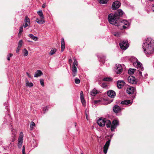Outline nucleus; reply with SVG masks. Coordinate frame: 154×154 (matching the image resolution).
I'll return each mask as SVG.
<instances>
[{"label": "nucleus", "instance_id": "obj_23", "mask_svg": "<svg viewBox=\"0 0 154 154\" xmlns=\"http://www.w3.org/2000/svg\"><path fill=\"white\" fill-rule=\"evenodd\" d=\"M36 21L38 23L40 24H43L45 22L44 19H40V20H39L38 18H37Z\"/></svg>", "mask_w": 154, "mask_h": 154}, {"label": "nucleus", "instance_id": "obj_31", "mask_svg": "<svg viewBox=\"0 0 154 154\" xmlns=\"http://www.w3.org/2000/svg\"><path fill=\"white\" fill-rule=\"evenodd\" d=\"M108 1V0H98L99 3L102 4L106 3Z\"/></svg>", "mask_w": 154, "mask_h": 154}, {"label": "nucleus", "instance_id": "obj_58", "mask_svg": "<svg viewBox=\"0 0 154 154\" xmlns=\"http://www.w3.org/2000/svg\"><path fill=\"white\" fill-rule=\"evenodd\" d=\"M8 108H7V111H8Z\"/></svg>", "mask_w": 154, "mask_h": 154}, {"label": "nucleus", "instance_id": "obj_45", "mask_svg": "<svg viewBox=\"0 0 154 154\" xmlns=\"http://www.w3.org/2000/svg\"><path fill=\"white\" fill-rule=\"evenodd\" d=\"M22 154H26V152L25 151V148L24 146H23V147Z\"/></svg>", "mask_w": 154, "mask_h": 154}, {"label": "nucleus", "instance_id": "obj_14", "mask_svg": "<svg viewBox=\"0 0 154 154\" xmlns=\"http://www.w3.org/2000/svg\"><path fill=\"white\" fill-rule=\"evenodd\" d=\"M125 83L123 80H119L117 83V87L119 89H121L124 86Z\"/></svg>", "mask_w": 154, "mask_h": 154}, {"label": "nucleus", "instance_id": "obj_6", "mask_svg": "<svg viewBox=\"0 0 154 154\" xmlns=\"http://www.w3.org/2000/svg\"><path fill=\"white\" fill-rule=\"evenodd\" d=\"M74 62L72 64V75L73 77L75 76L77 73V69L76 66L78 65V62L75 58H73Z\"/></svg>", "mask_w": 154, "mask_h": 154}, {"label": "nucleus", "instance_id": "obj_53", "mask_svg": "<svg viewBox=\"0 0 154 154\" xmlns=\"http://www.w3.org/2000/svg\"><path fill=\"white\" fill-rule=\"evenodd\" d=\"M152 9L153 11L154 12V4L152 7Z\"/></svg>", "mask_w": 154, "mask_h": 154}, {"label": "nucleus", "instance_id": "obj_49", "mask_svg": "<svg viewBox=\"0 0 154 154\" xmlns=\"http://www.w3.org/2000/svg\"><path fill=\"white\" fill-rule=\"evenodd\" d=\"M11 131L12 132V136H13V134H14V131H15V134H16V131H15V130H12Z\"/></svg>", "mask_w": 154, "mask_h": 154}, {"label": "nucleus", "instance_id": "obj_48", "mask_svg": "<svg viewBox=\"0 0 154 154\" xmlns=\"http://www.w3.org/2000/svg\"><path fill=\"white\" fill-rule=\"evenodd\" d=\"M20 48H19L18 47H17L16 51L17 53H18L19 52Z\"/></svg>", "mask_w": 154, "mask_h": 154}, {"label": "nucleus", "instance_id": "obj_35", "mask_svg": "<svg viewBox=\"0 0 154 154\" xmlns=\"http://www.w3.org/2000/svg\"><path fill=\"white\" fill-rule=\"evenodd\" d=\"M23 134L22 132H20V136L18 138V140H23Z\"/></svg>", "mask_w": 154, "mask_h": 154}, {"label": "nucleus", "instance_id": "obj_18", "mask_svg": "<svg viewBox=\"0 0 154 154\" xmlns=\"http://www.w3.org/2000/svg\"><path fill=\"white\" fill-rule=\"evenodd\" d=\"M124 14V13L121 9H118L115 13V14L118 16L119 17H122Z\"/></svg>", "mask_w": 154, "mask_h": 154}, {"label": "nucleus", "instance_id": "obj_36", "mask_svg": "<svg viewBox=\"0 0 154 154\" xmlns=\"http://www.w3.org/2000/svg\"><path fill=\"white\" fill-rule=\"evenodd\" d=\"M103 80L105 81H110L112 80V79L110 77H106L103 79Z\"/></svg>", "mask_w": 154, "mask_h": 154}, {"label": "nucleus", "instance_id": "obj_4", "mask_svg": "<svg viewBox=\"0 0 154 154\" xmlns=\"http://www.w3.org/2000/svg\"><path fill=\"white\" fill-rule=\"evenodd\" d=\"M106 124L107 128H110V130L112 132H113L114 130L117 128L119 125V121L117 120H113L112 123L111 121L106 119Z\"/></svg>", "mask_w": 154, "mask_h": 154}, {"label": "nucleus", "instance_id": "obj_27", "mask_svg": "<svg viewBox=\"0 0 154 154\" xmlns=\"http://www.w3.org/2000/svg\"><path fill=\"white\" fill-rule=\"evenodd\" d=\"M23 142V140H18V146L19 148H21L22 147Z\"/></svg>", "mask_w": 154, "mask_h": 154}, {"label": "nucleus", "instance_id": "obj_29", "mask_svg": "<svg viewBox=\"0 0 154 154\" xmlns=\"http://www.w3.org/2000/svg\"><path fill=\"white\" fill-rule=\"evenodd\" d=\"M24 23H27L30 24V20L28 17L26 16L25 17V19L24 20Z\"/></svg>", "mask_w": 154, "mask_h": 154}, {"label": "nucleus", "instance_id": "obj_16", "mask_svg": "<svg viewBox=\"0 0 154 154\" xmlns=\"http://www.w3.org/2000/svg\"><path fill=\"white\" fill-rule=\"evenodd\" d=\"M134 87L129 86L127 89V92L129 94H132L134 93Z\"/></svg>", "mask_w": 154, "mask_h": 154}, {"label": "nucleus", "instance_id": "obj_2", "mask_svg": "<svg viewBox=\"0 0 154 154\" xmlns=\"http://www.w3.org/2000/svg\"><path fill=\"white\" fill-rule=\"evenodd\" d=\"M131 60H133V61H132L133 63V65L134 67H136L137 69V76L138 78L140 80H143L144 79H146L147 78L148 75L147 73L144 75V77L142 75L141 72L140 71H143V67L142 66V65L139 61L134 57H132L131 58Z\"/></svg>", "mask_w": 154, "mask_h": 154}, {"label": "nucleus", "instance_id": "obj_32", "mask_svg": "<svg viewBox=\"0 0 154 154\" xmlns=\"http://www.w3.org/2000/svg\"><path fill=\"white\" fill-rule=\"evenodd\" d=\"M23 53L24 54V56L25 57L27 56L28 54V52L26 49L24 48L22 51Z\"/></svg>", "mask_w": 154, "mask_h": 154}, {"label": "nucleus", "instance_id": "obj_30", "mask_svg": "<svg viewBox=\"0 0 154 154\" xmlns=\"http://www.w3.org/2000/svg\"><path fill=\"white\" fill-rule=\"evenodd\" d=\"M57 50L56 48H52L49 53L50 55H52L54 54L56 51Z\"/></svg>", "mask_w": 154, "mask_h": 154}, {"label": "nucleus", "instance_id": "obj_22", "mask_svg": "<svg viewBox=\"0 0 154 154\" xmlns=\"http://www.w3.org/2000/svg\"><path fill=\"white\" fill-rule=\"evenodd\" d=\"M37 13L40 17L41 19H44V17L42 10H40L37 12Z\"/></svg>", "mask_w": 154, "mask_h": 154}, {"label": "nucleus", "instance_id": "obj_17", "mask_svg": "<svg viewBox=\"0 0 154 154\" xmlns=\"http://www.w3.org/2000/svg\"><path fill=\"white\" fill-rule=\"evenodd\" d=\"M97 56L99 58L102 59V60L100 59L99 60L100 62H101L102 64L104 63L105 62V56L101 54H97Z\"/></svg>", "mask_w": 154, "mask_h": 154}, {"label": "nucleus", "instance_id": "obj_7", "mask_svg": "<svg viewBox=\"0 0 154 154\" xmlns=\"http://www.w3.org/2000/svg\"><path fill=\"white\" fill-rule=\"evenodd\" d=\"M119 46L123 50H126L129 47L128 42L127 40H124L121 41L119 43Z\"/></svg>", "mask_w": 154, "mask_h": 154}, {"label": "nucleus", "instance_id": "obj_11", "mask_svg": "<svg viewBox=\"0 0 154 154\" xmlns=\"http://www.w3.org/2000/svg\"><path fill=\"white\" fill-rule=\"evenodd\" d=\"M110 140H108L103 146V151L104 154H106L107 152L108 149L110 145Z\"/></svg>", "mask_w": 154, "mask_h": 154}, {"label": "nucleus", "instance_id": "obj_40", "mask_svg": "<svg viewBox=\"0 0 154 154\" xmlns=\"http://www.w3.org/2000/svg\"><path fill=\"white\" fill-rule=\"evenodd\" d=\"M48 107L47 106H45L43 108V111L44 113L48 111Z\"/></svg>", "mask_w": 154, "mask_h": 154}, {"label": "nucleus", "instance_id": "obj_55", "mask_svg": "<svg viewBox=\"0 0 154 154\" xmlns=\"http://www.w3.org/2000/svg\"><path fill=\"white\" fill-rule=\"evenodd\" d=\"M11 145H13V143H10Z\"/></svg>", "mask_w": 154, "mask_h": 154}, {"label": "nucleus", "instance_id": "obj_42", "mask_svg": "<svg viewBox=\"0 0 154 154\" xmlns=\"http://www.w3.org/2000/svg\"><path fill=\"white\" fill-rule=\"evenodd\" d=\"M23 26H21L20 27L19 29V31L18 33V35H19V34L23 32Z\"/></svg>", "mask_w": 154, "mask_h": 154}, {"label": "nucleus", "instance_id": "obj_54", "mask_svg": "<svg viewBox=\"0 0 154 154\" xmlns=\"http://www.w3.org/2000/svg\"><path fill=\"white\" fill-rule=\"evenodd\" d=\"M42 7L43 8H45V4H43L42 6Z\"/></svg>", "mask_w": 154, "mask_h": 154}, {"label": "nucleus", "instance_id": "obj_39", "mask_svg": "<svg viewBox=\"0 0 154 154\" xmlns=\"http://www.w3.org/2000/svg\"><path fill=\"white\" fill-rule=\"evenodd\" d=\"M15 136H16L15 132V131H14V134H13V136H12V138L11 140V142H13L15 140Z\"/></svg>", "mask_w": 154, "mask_h": 154}, {"label": "nucleus", "instance_id": "obj_41", "mask_svg": "<svg viewBox=\"0 0 154 154\" xmlns=\"http://www.w3.org/2000/svg\"><path fill=\"white\" fill-rule=\"evenodd\" d=\"M80 82V80L79 79L77 78H76L75 79V83L76 84H78Z\"/></svg>", "mask_w": 154, "mask_h": 154}, {"label": "nucleus", "instance_id": "obj_9", "mask_svg": "<svg viewBox=\"0 0 154 154\" xmlns=\"http://www.w3.org/2000/svg\"><path fill=\"white\" fill-rule=\"evenodd\" d=\"M106 119L100 118L97 121V123L98 125L101 127H103L106 125Z\"/></svg>", "mask_w": 154, "mask_h": 154}, {"label": "nucleus", "instance_id": "obj_50", "mask_svg": "<svg viewBox=\"0 0 154 154\" xmlns=\"http://www.w3.org/2000/svg\"><path fill=\"white\" fill-rule=\"evenodd\" d=\"M100 100H96L94 101V103L95 104H97L99 102H100Z\"/></svg>", "mask_w": 154, "mask_h": 154}, {"label": "nucleus", "instance_id": "obj_44", "mask_svg": "<svg viewBox=\"0 0 154 154\" xmlns=\"http://www.w3.org/2000/svg\"><path fill=\"white\" fill-rule=\"evenodd\" d=\"M13 55V54H9L8 56L7 59L8 60H10V58Z\"/></svg>", "mask_w": 154, "mask_h": 154}, {"label": "nucleus", "instance_id": "obj_10", "mask_svg": "<svg viewBox=\"0 0 154 154\" xmlns=\"http://www.w3.org/2000/svg\"><path fill=\"white\" fill-rule=\"evenodd\" d=\"M123 109L124 108H121L118 105L114 106L112 108L113 111L116 113L121 112Z\"/></svg>", "mask_w": 154, "mask_h": 154}, {"label": "nucleus", "instance_id": "obj_3", "mask_svg": "<svg viewBox=\"0 0 154 154\" xmlns=\"http://www.w3.org/2000/svg\"><path fill=\"white\" fill-rule=\"evenodd\" d=\"M108 20L110 24L117 26L119 25V17L115 14H110L108 17Z\"/></svg>", "mask_w": 154, "mask_h": 154}, {"label": "nucleus", "instance_id": "obj_20", "mask_svg": "<svg viewBox=\"0 0 154 154\" xmlns=\"http://www.w3.org/2000/svg\"><path fill=\"white\" fill-rule=\"evenodd\" d=\"M121 104H122L128 105L131 104L132 103L130 100H125L121 102Z\"/></svg>", "mask_w": 154, "mask_h": 154}, {"label": "nucleus", "instance_id": "obj_52", "mask_svg": "<svg viewBox=\"0 0 154 154\" xmlns=\"http://www.w3.org/2000/svg\"><path fill=\"white\" fill-rule=\"evenodd\" d=\"M69 62L71 64L72 62V60L71 59L69 60Z\"/></svg>", "mask_w": 154, "mask_h": 154}, {"label": "nucleus", "instance_id": "obj_13", "mask_svg": "<svg viewBox=\"0 0 154 154\" xmlns=\"http://www.w3.org/2000/svg\"><path fill=\"white\" fill-rule=\"evenodd\" d=\"M116 69L115 70V72L117 74H120L121 73L122 71V68L121 64H116Z\"/></svg>", "mask_w": 154, "mask_h": 154}, {"label": "nucleus", "instance_id": "obj_8", "mask_svg": "<svg viewBox=\"0 0 154 154\" xmlns=\"http://www.w3.org/2000/svg\"><path fill=\"white\" fill-rule=\"evenodd\" d=\"M121 5V3L120 2L118 1H116L112 4V9L113 10H115L119 8Z\"/></svg>", "mask_w": 154, "mask_h": 154}, {"label": "nucleus", "instance_id": "obj_51", "mask_svg": "<svg viewBox=\"0 0 154 154\" xmlns=\"http://www.w3.org/2000/svg\"><path fill=\"white\" fill-rule=\"evenodd\" d=\"M26 75H27V76H28V77H29V78H31V76L30 75H29V74L28 72H27L26 73Z\"/></svg>", "mask_w": 154, "mask_h": 154}, {"label": "nucleus", "instance_id": "obj_34", "mask_svg": "<svg viewBox=\"0 0 154 154\" xmlns=\"http://www.w3.org/2000/svg\"><path fill=\"white\" fill-rule=\"evenodd\" d=\"M33 85V83L32 82H29L28 81H27L26 83V86L31 87Z\"/></svg>", "mask_w": 154, "mask_h": 154}, {"label": "nucleus", "instance_id": "obj_5", "mask_svg": "<svg viewBox=\"0 0 154 154\" xmlns=\"http://www.w3.org/2000/svg\"><path fill=\"white\" fill-rule=\"evenodd\" d=\"M131 24V20H124L120 22H119V26H118L122 30L127 29L130 28Z\"/></svg>", "mask_w": 154, "mask_h": 154}, {"label": "nucleus", "instance_id": "obj_43", "mask_svg": "<svg viewBox=\"0 0 154 154\" xmlns=\"http://www.w3.org/2000/svg\"><path fill=\"white\" fill-rule=\"evenodd\" d=\"M40 81L41 85L42 86H44V79H41Z\"/></svg>", "mask_w": 154, "mask_h": 154}, {"label": "nucleus", "instance_id": "obj_26", "mask_svg": "<svg viewBox=\"0 0 154 154\" xmlns=\"http://www.w3.org/2000/svg\"><path fill=\"white\" fill-rule=\"evenodd\" d=\"M112 34L115 36L118 37L120 36L121 33L120 32H113Z\"/></svg>", "mask_w": 154, "mask_h": 154}, {"label": "nucleus", "instance_id": "obj_1", "mask_svg": "<svg viewBox=\"0 0 154 154\" xmlns=\"http://www.w3.org/2000/svg\"><path fill=\"white\" fill-rule=\"evenodd\" d=\"M142 47L146 55L153 53H154V41L150 38H147L144 41Z\"/></svg>", "mask_w": 154, "mask_h": 154}, {"label": "nucleus", "instance_id": "obj_57", "mask_svg": "<svg viewBox=\"0 0 154 154\" xmlns=\"http://www.w3.org/2000/svg\"><path fill=\"white\" fill-rule=\"evenodd\" d=\"M88 118V117H87L86 116V118H87V119H88V118Z\"/></svg>", "mask_w": 154, "mask_h": 154}, {"label": "nucleus", "instance_id": "obj_15", "mask_svg": "<svg viewBox=\"0 0 154 154\" xmlns=\"http://www.w3.org/2000/svg\"><path fill=\"white\" fill-rule=\"evenodd\" d=\"M107 94L108 96L111 98H114L116 96L115 92L112 90L108 91Z\"/></svg>", "mask_w": 154, "mask_h": 154}, {"label": "nucleus", "instance_id": "obj_46", "mask_svg": "<svg viewBox=\"0 0 154 154\" xmlns=\"http://www.w3.org/2000/svg\"><path fill=\"white\" fill-rule=\"evenodd\" d=\"M30 24L29 23H24V25H23V26L24 27V28H26V27H27V26H28Z\"/></svg>", "mask_w": 154, "mask_h": 154}, {"label": "nucleus", "instance_id": "obj_37", "mask_svg": "<svg viewBox=\"0 0 154 154\" xmlns=\"http://www.w3.org/2000/svg\"><path fill=\"white\" fill-rule=\"evenodd\" d=\"M23 44V40H20L18 43V47H19V48H21Z\"/></svg>", "mask_w": 154, "mask_h": 154}, {"label": "nucleus", "instance_id": "obj_24", "mask_svg": "<svg viewBox=\"0 0 154 154\" xmlns=\"http://www.w3.org/2000/svg\"><path fill=\"white\" fill-rule=\"evenodd\" d=\"M29 37L34 41H36L38 40V38L37 37L34 36L32 34H30L29 35Z\"/></svg>", "mask_w": 154, "mask_h": 154}, {"label": "nucleus", "instance_id": "obj_21", "mask_svg": "<svg viewBox=\"0 0 154 154\" xmlns=\"http://www.w3.org/2000/svg\"><path fill=\"white\" fill-rule=\"evenodd\" d=\"M65 48V42L63 38H62L61 51L63 52Z\"/></svg>", "mask_w": 154, "mask_h": 154}, {"label": "nucleus", "instance_id": "obj_38", "mask_svg": "<svg viewBox=\"0 0 154 154\" xmlns=\"http://www.w3.org/2000/svg\"><path fill=\"white\" fill-rule=\"evenodd\" d=\"M35 126V124L33 122H32L30 126V130H33V126Z\"/></svg>", "mask_w": 154, "mask_h": 154}, {"label": "nucleus", "instance_id": "obj_33", "mask_svg": "<svg viewBox=\"0 0 154 154\" xmlns=\"http://www.w3.org/2000/svg\"><path fill=\"white\" fill-rule=\"evenodd\" d=\"M81 102L82 103V105L84 106H86V101L84 98V97H82L80 98Z\"/></svg>", "mask_w": 154, "mask_h": 154}, {"label": "nucleus", "instance_id": "obj_28", "mask_svg": "<svg viewBox=\"0 0 154 154\" xmlns=\"http://www.w3.org/2000/svg\"><path fill=\"white\" fill-rule=\"evenodd\" d=\"M136 71L135 69H129L128 70V73L130 74H132Z\"/></svg>", "mask_w": 154, "mask_h": 154}, {"label": "nucleus", "instance_id": "obj_25", "mask_svg": "<svg viewBox=\"0 0 154 154\" xmlns=\"http://www.w3.org/2000/svg\"><path fill=\"white\" fill-rule=\"evenodd\" d=\"M97 93V91L95 89H93L91 91V95L93 96H95Z\"/></svg>", "mask_w": 154, "mask_h": 154}, {"label": "nucleus", "instance_id": "obj_19", "mask_svg": "<svg viewBox=\"0 0 154 154\" xmlns=\"http://www.w3.org/2000/svg\"><path fill=\"white\" fill-rule=\"evenodd\" d=\"M43 73L40 70H37L35 72L34 75V77L37 78L43 75Z\"/></svg>", "mask_w": 154, "mask_h": 154}, {"label": "nucleus", "instance_id": "obj_47", "mask_svg": "<svg viewBox=\"0 0 154 154\" xmlns=\"http://www.w3.org/2000/svg\"><path fill=\"white\" fill-rule=\"evenodd\" d=\"M82 97H84V95L83 91H81L80 92V98Z\"/></svg>", "mask_w": 154, "mask_h": 154}, {"label": "nucleus", "instance_id": "obj_56", "mask_svg": "<svg viewBox=\"0 0 154 154\" xmlns=\"http://www.w3.org/2000/svg\"><path fill=\"white\" fill-rule=\"evenodd\" d=\"M81 154H83V153H81Z\"/></svg>", "mask_w": 154, "mask_h": 154}, {"label": "nucleus", "instance_id": "obj_59", "mask_svg": "<svg viewBox=\"0 0 154 154\" xmlns=\"http://www.w3.org/2000/svg\"><path fill=\"white\" fill-rule=\"evenodd\" d=\"M112 101H113V100H111V102Z\"/></svg>", "mask_w": 154, "mask_h": 154}, {"label": "nucleus", "instance_id": "obj_12", "mask_svg": "<svg viewBox=\"0 0 154 154\" xmlns=\"http://www.w3.org/2000/svg\"><path fill=\"white\" fill-rule=\"evenodd\" d=\"M128 82L131 84H136L137 82L136 79L132 76H129L128 78Z\"/></svg>", "mask_w": 154, "mask_h": 154}]
</instances>
